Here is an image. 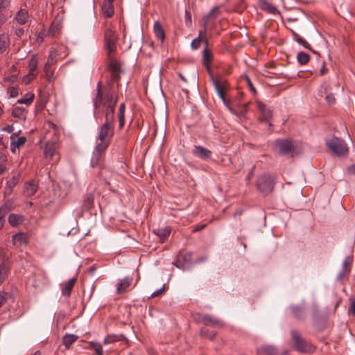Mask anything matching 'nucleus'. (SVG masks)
Instances as JSON below:
<instances>
[{
	"instance_id": "24",
	"label": "nucleus",
	"mask_w": 355,
	"mask_h": 355,
	"mask_svg": "<svg viewBox=\"0 0 355 355\" xmlns=\"http://www.w3.org/2000/svg\"><path fill=\"white\" fill-rule=\"evenodd\" d=\"M277 350L272 345H265L257 349L258 355H276Z\"/></svg>"
},
{
	"instance_id": "10",
	"label": "nucleus",
	"mask_w": 355,
	"mask_h": 355,
	"mask_svg": "<svg viewBox=\"0 0 355 355\" xmlns=\"http://www.w3.org/2000/svg\"><path fill=\"white\" fill-rule=\"evenodd\" d=\"M192 154L202 160H207L211 157L212 153L202 146H194Z\"/></svg>"
},
{
	"instance_id": "47",
	"label": "nucleus",
	"mask_w": 355,
	"mask_h": 355,
	"mask_svg": "<svg viewBox=\"0 0 355 355\" xmlns=\"http://www.w3.org/2000/svg\"><path fill=\"white\" fill-rule=\"evenodd\" d=\"M45 37H48L45 31L40 32L37 35V42L38 44H41L44 41Z\"/></svg>"
},
{
	"instance_id": "36",
	"label": "nucleus",
	"mask_w": 355,
	"mask_h": 355,
	"mask_svg": "<svg viewBox=\"0 0 355 355\" xmlns=\"http://www.w3.org/2000/svg\"><path fill=\"white\" fill-rule=\"evenodd\" d=\"M49 59H50V58H49L48 62L44 64V71L45 72V76H46L47 80L49 82H51L53 80V73L50 69L51 64L49 62Z\"/></svg>"
},
{
	"instance_id": "16",
	"label": "nucleus",
	"mask_w": 355,
	"mask_h": 355,
	"mask_svg": "<svg viewBox=\"0 0 355 355\" xmlns=\"http://www.w3.org/2000/svg\"><path fill=\"white\" fill-rule=\"evenodd\" d=\"M37 190V184L35 181L32 180L24 184V193L26 196H32L35 194Z\"/></svg>"
},
{
	"instance_id": "33",
	"label": "nucleus",
	"mask_w": 355,
	"mask_h": 355,
	"mask_svg": "<svg viewBox=\"0 0 355 355\" xmlns=\"http://www.w3.org/2000/svg\"><path fill=\"white\" fill-rule=\"evenodd\" d=\"M26 141V138L24 137H18L16 141H12L10 144V149L15 153L16 149L23 146Z\"/></svg>"
},
{
	"instance_id": "28",
	"label": "nucleus",
	"mask_w": 355,
	"mask_h": 355,
	"mask_svg": "<svg viewBox=\"0 0 355 355\" xmlns=\"http://www.w3.org/2000/svg\"><path fill=\"white\" fill-rule=\"evenodd\" d=\"M60 31V24L58 21H53L49 31L46 32V35L49 37H55Z\"/></svg>"
},
{
	"instance_id": "51",
	"label": "nucleus",
	"mask_w": 355,
	"mask_h": 355,
	"mask_svg": "<svg viewBox=\"0 0 355 355\" xmlns=\"http://www.w3.org/2000/svg\"><path fill=\"white\" fill-rule=\"evenodd\" d=\"M8 91H9V93H10V96L12 98L16 97L17 96V94H18L17 89L14 87H9Z\"/></svg>"
},
{
	"instance_id": "38",
	"label": "nucleus",
	"mask_w": 355,
	"mask_h": 355,
	"mask_svg": "<svg viewBox=\"0 0 355 355\" xmlns=\"http://www.w3.org/2000/svg\"><path fill=\"white\" fill-rule=\"evenodd\" d=\"M123 337V336L122 335H109L106 338H105L103 343L105 345L110 344L117 340H121Z\"/></svg>"
},
{
	"instance_id": "30",
	"label": "nucleus",
	"mask_w": 355,
	"mask_h": 355,
	"mask_svg": "<svg viewBox=\"0 0 355 355\" xmlns=\"http://www.w3.org/2000/svg\"><path fill=\"white\" fill-rule=\"evenodd\" d=\"M77 339L78 336L75 334H66L62 338V343L68 349Z\"/></svg>"
},
{
	"instance_id": "43",
	"label": "nucleus",
	"mask_w": 355,
	"mask_h": 355,
	"mask_svg": "<svg viewBox=\"0 0 355 355\" xmlns=\"http://www.w3.org/2000/svg\"><path fill=\"white\" fill-rule=\"evenodd\" d=\"M36 75V72L29 71L28 74L23 78V83L26 85L28 84L33 80Z\"/></svg>"
},
{
	"instance_id": "37",
	"label": "nucleus",
	"mask_w": 355,
	"mask_h": 355,
	"mask_svg": "<svg viewBox=\"0 0 355 355\" xmlns=\"http://www.w3.org/2000/svg\"><path fill=\"white\" fill-rule=\"evenodd\" d=\"M38 64V59L36 55H33L31 60L28 62L29 71L36 72L37 67Z\"/></svg>"
},
{
	"instance_id": "15",
	"label": "nucleus",
	"mask_w": 355,
	"mask_h": 355,
	"mask_svg": "<svg viewBox=\"0 0 355 355\" xmlns=\"http://www.w3.org/2000/svg\"><path fill=\"white\" fill-rule=\"evenodd\" d=\"M171 228L168 226L158 228L153 230L154 234L157 236L161 242H164L169 236Z\"/></svg>"
},
{
	"instance_id": "13",
	"label": "nucleus",
	"mask_w": 355,
	"mask_h": 355,
	"mask_svg": "<svg viewBox=\"0 0 355 355\" xmlns=\"http://www.w3.org/2000/svg\"><path fill=\"white\" fill-rule=\"evenodd\" d=\"M12 243L17 246H23L27 245L28 236L26 233L19 232L15 234L12 238Z\"/></svg>"
},
{
	"instance_id": "56",
	"label": "nucleus",
	"mask_w": 355,
	"mask_h": 355,
	"mask_svg": "<svg viewBox=\"0 0 355 355\" xmlns=\"http://www.w3.org/2000/svg\"><path fill=\"white\" fill-rule=\"evenodd\" d=\"M347 172L349 174L355 175V163L347 168Z\"/></svg>"
},
{
	"instance_id": "23",
	"label": "nucleus",
	"mask_w": 355,
	"mask_h": 355,
	"mask_svg": "<svg viewBox=\"0 0 355 355\" xmlns=\"http://www.w3.org/2000/svg\"><path fill=\"white\" fill-rule=\"evenodd\" d=\"M57 144L55 142H47L44 148V156L46 158L52 159L55 155Z\"/></svg>"
},
{
	"instance_id": "26",
	"label": "nucleus",
	"mask_w": 355,
	"mask_h": 355,
	"mask_svg": "<svg viewBox=\"0 0 355 355\" xmlns=\"http://www.w3.org/2000/svg\"><path fill=\"white\" fill-rule=\"evenodd\" d=\"M19 176H12L6 183L5 193L10 194L12 192L13 188L19 183Z\"/></svg>"
},
{
	"instance_id": "19",
	"label": "nucleus",
	"mask_w": 355,
	"mask_h": 355,
	"mask_svg": "<svg viewBox=\"0 0 355 355\" xmlns=\"http://www.w3.org/2000/svg\"><path fill=\"white\" fill-rule=\"evenodd\" d=\"M131 279L129 277H125L120 279L116 285V292L118 294L125 293L131 284Z\"/></svg>"
},
{
	"instance_id": "12",
	"label": "nucleus",
	"mask_w": 355,
	"mask_h": 355,
	"mask_svg": "<svg viewBox=\"0 0 355 355\" xmlns=\"http://www.w3.org/2000/svg\"><path fill=\"white\" fill-rule=\"evenodd\" d=\"M202 321L207 326L217 328H221L223 327V322L221 320L209 315H203Z\"/></svg>"
},
{
	"instance_id": "17",
	"label": "nucleus",
	"mask_w": 355,
	"mask_h": 355,
	"mask_svg": "<svg viewBox=\"0 0 355 355\" xmlns=\"http://www.w3.org/2000/svg\"><path fill=\"white\" fill-rule=\"evenodd\" d=\"M10 44V37L5 33L0 34V56L8 51Z\"/></svg>"
},
{
	"instance_id": "63",
	"label": "nucleus",
	"mask_w": 355,
	"mask_h": 355,
	"mask_svg": "<svg viewBox=\"0 0 355 355\" xmlns=\"http://www.w3.org/2000/svg\"><path fill=\"white\" fill-rule=\"evenodd\" d=\"M6 21V19L4 17H2L0 19V29L1 28L2 26L4 24Z\"/></svg>"
},
{
	"instance_id": "34",
	"label": "nucleus",
	"mask_w": 355,
	"mask_h": 355,
	"mask_svg": "<svg viewBox=\"0 0 355 355\" xmlns=\"http://www.w3.org/2000/svg\"><path fill=\"white\" fill-rule=\"evenodd\" d=\"M35 98V95L33 93H27L26 95L17 100V103L20 104L30 105Z\"/></svg>"
},
{
	"instance_id": "2",
	"label": "nucleus",
	"mask_w": 355,
	"mask_h": 355,
	"mask_svg": "<svg viewBox=\"0 0 355 355\" xmlns=\"http://www.w3.org/2000/svg\"><path fill=\"white\" fill-rule=\"evenodd\" d=\"M114 116H105V122L99 128L96 143L109 146L110 139L114 135Z\"/></svg>"
},
{
	"instance_id": "4",
	"label": "nucleus",
	"mask_w": 355,
	"mask_h": 355,
	"mask_svg": "<svg viewBox=\"0 0 355 355\" xmlns=\"http://www.w3.org/2000/svg\"><path fill=\"white\" fill-rule=\"evenodd\" d=\"M104 40L107 54L111 56L116 52V45L119 40V35L112 23L105 24Z\"/></svg>"
},
{
	"instance_id": "31",
	"label": "nucleus",
	"mask_w": 355,
	"mask_h": 355,
	"mask_svg": "<svg viewBox=\"0 0 355 355\" xmlns=\"http://www.w3.org/2000/svg\"><path fill=\"white\" fill-rule=\"evenodd\" d=\"M213 85L217 92L218 96L225 102L224 87L223 85L217 80L212 78Z\"/></svg>"
},
{
	"instance_id": "54",
	"label": "nucleus",
	"mask_w": 355,
	"mask_h": 355,
	"mask_svg": "<svg viewBox=\"0 0 355 355\" xmlns=\"http://www.w3.org/2000/svg\"><path fill=\"white\" fill-rule=\"evenodd\" d=\"M246 81H247V83H248V85L250 88V89L253 92V93H256V90H255V88L254 87L250 79L247 77L246 78Z\"/></svg>"
},
{
	"instance_id": "58",
	"label": "nucleus",
	"mask_w": 355,
	"mask_h": 355,
	"mask_svg": "<svg viewBox=\"0 0 355 355\" xmlns=\"http://www.w3.org/2000/svg\"><path fill=\"white\" fill-rule=\"evenodd\" d=\"M349 311L352 312L354 315H355V300L352 302Z\"/></svg>"
},
{
	"instance_id": "9",
	"label": "nucleus",
	"mask_w": 355,
	"mask_h": 355,
	"mask_svg": "<svg viewBox=\"0 0 355 355\" xmlns=\"http://www.w3.org/2000/svg\"><path fill=\"white\" fill-rule=\"evenodd\" d=\"M275 145L279 148V153L282 155H288L293 150V145L288 139H277Z\"/></svg>"
},
{
	"instance_id": "8",
	"label": "nucleus",
	"mask_w": 355,
	"mask_h": 355,
	"mask_svg": "<svg viewBox=\"0 0 355 355\" xmlns=\"http://www.w3.org/2000/svg\"><path fill=\"white\" fill-rule=\"evenodd\" d=\"M107 148V146L96 143L95 148L92 153V156L90 162V165L92 168H94L98 165V162Z\"/></svg>"
},
{
	"instance_id": "49",
	"label": "nucleus",
	"mask_w": 355,
	"mask_h": 355,
	"mask_svg": "<svg viewBox=\"0 0 355 355\" xmlns=\"http://www.w3.org/2000/svg\"><path fill=\"white\" fill-rule=\"evenodd\" d=\"M120 72H121V70L117 71L111 72V78L113 81H116V82L119 81V80L120 78Z\"/></svg>"
},
{
	"instance_id": "52",
	"label": "nucleus",
	"mask_w": 355,
	"mask_h": 355,
	"mask_svg": "<svg viewBox=\"0 0 355 355\" xmlns=\"http://www.w3.org/2000/svg\"><path fill=\"white\" fill-rule=\"evenodd\" d=\"M326 100H327V103L330 105H331L336 102V99H335L334 95L331 94L327 95Z\"/></svg>"
},
{
	"instance_id": "18",
	"label": "nucleus",
	"mask_w": 355,
	"mask_h": 355,
	"mask_svg": "<svg viewBox=\"0 0 355 355\" xmlns=\"http://www.w3.org/2000/svg\"><path fill=\"white\" fill-rule=\"evenodd\" d=\"M260 8L262 10L270 14L275 15L279 12L275 6L268 2L267 0H261L259 2Z\"/></svg>"
},
{
	"instance_id": "29",
	"label": "nucleus",
	"mask_w": 355,
	"mask_h": 355,
	"mask_svg": "<svg viewBox=\"0 0 355 355\" xmlns=\"http://www.w3.org/2000/svg\"><path fill=\"white\" fill-rule=\"evenodd\" d=\"M153 31L155 36L161 41H163L165 39L164 31L158 21L155 22L153 26Z\"/></svg>"
},
{
	"instance_id": "41",
	"label": "nucleus",
	"mask_w": 355,
	"mask_h": 355,
	"mask_svg": "<svg viewBox=\"0 0 355 355\" xmlns=\"http://www.w3.org/2000/svg\"><path fill=\"white\" fill-rule=\"evenodd\" d=\"M202 32L200 31L198 37L195 38L191 43V47L193 50H196L199 48L202 40L201 39Z\"/></svg>"
},
{
	"instance_id": "7",
	"label": "nucleus",
	"mask_w": 355,
	"mask_h": 355,
	"mask_svg": "<svg viewBox=\"0 0 355 355\" xmlns=\"http://www.w3.org/2000/svg\"><path fill=\"white\" fill-rule=\"evenodd\" d=\"M256 104L257 108L260 112V121L268 123L270 126L272 125L270 121L272 117V110L260 101H257Z\"/></svg>"
},
{
	"instance_id": "60",
	"label": "nucleus",
	"mask_w": 355,
	"mask_h": 355,
	"mask_svg": "<svg viewBox=\"0 0 355 355\" xmlns=\"http://www.w3.org/2000/svg\"><path fill=\"white\" fill-rule=\"evenodd\" d=\"M292 35L293 36V38L295 41L297 40V38H300V36L295 31H292Z\"/></svg>"
},
{
	"instance_id": "48",
	"label": "nucleus",
	"mask_w": 355,
	"mask_h": 355,
	"mask_svg": "<svg viewBox=\"0 0 355 355\" xmlns=\"http://www.w3.org/2000/svg\"><path fill=\"white\" fill-rule=\"evenodd\" d=\"M344 271H347L349 272V258H346L343 262V269Z\"/></svg>"
},
{
	"instance_id": "11",
	"label": "nucleus",
	"mask_w": 355,
	"mask_h": 355,
	"mask_svg": "<svg viewBox=\"0 0 355 355\" xmlns=\"http://www.w3.org/2000/svg\"><path fill=\"white\" fill-rule=\"evenodd\" d=\"M114 0H104L101 6V12L105 18L111 17L114 12Z\"/></svg>"
},
{
	"instance_id": "45",
	"label": "nucleus",
	"mask_w": 355,
	"mask_h": 355,
	"mask_svg": "<svg viewBox=\"0 0 355 355\" xmlns=\"http://www.w3.org/2000/svg\"><path fill=\"white\" fill-rule=\"evenodd\" d=\"M200 334H201L202 336H203L205 338H207L210 340H213L216 336L215 332L209 333L208 331L206 329H202Z\"/></svg>"
},
{
	"instance_id": "55",
	"label": "nucleus",
	"mask_w": 355,
	"mask_h": 355,
	"mask_svg": "<svg viewBox=\"0 0 355 355\" xmlns=\"http://www.w3.org/2000/svg\"><path fill=\"white\" fill-rule=\"evenodd\" d=\"M349 274V272H347V271H344L343 270H342L339 274H338V279L341 280L343 279L345 277H346L347 275Z\"/></svg>"
},
{
	"instance_id": "1",
	"label": "nucleus",
	"mask_w": 355,
	"mask_h": 355,
	"mask_svg": "<svg viewBox=\"0 0 355 355\" xmlns=\"http://www.w3.org/2000/svg\"><path fill=\"white\" fill-rule=\"evenodd\" d=\"M118 101L117 95L112 92L111 87L103 88L102 82L98 83L96 94L93 98L95 110L103 113L105 116H114L115 107Z\"/></svg>"
},
{
	"instance_id": "25",
	"label": "nucleus",
	"mask_w": 355,
	"mask_h": 355,
	"mask_svg": "<svg viewBox=\"0 0 355 355\" xmlns=\"http://www.w3.org/2000/svg\"><path fill=\"white\" fill-rule=\"evenodd\" d=\"M12 115L20 120V121H24L26 118L27 115V111L25 108L21 107H15L13 108L12 111Z\"/></svg>"
},
{
	"instance_id": "44",
	"label": "nucleus",
	"mask_w": 355,
	"mask_h": 355,
	"mask_svg": "<svg viewBox=\"0 0 355 355\" xmlns=\"http://www.w3.org/2000/svg\"><path fill=\"white\" fill-rule=\"evenodd\" d=\"M10 209L6 204H4L0 207V219L1 220H5L4 218L9 212Z\"/></svg>"
},
{
	"instance_id": "35",
	"label": "nucleus",
	"mask_w": 355,
	"mask_h": 355,
	"mask_svg": "<svg viewBox=\"0 0 355 355\" xmlns=\"http://www.w3.org/2000/svg\"><path fill=\"white\" fill-rule=\"evenodd\" d=\"M297 60L300 64H306L309 62L310 57L308 53L301 51L297 53Z\"/></svg>"
},
{
	"instance_id": "21",
	"label": "nucleus",
	"mask_w": 355,
	"mask_h": 355,
	"mask_svg": "<svg viewBox=\"0 0 355 355\" xmlns=\"http://www.w3.org/2000/svg\"><path fill=\"white\" fill-rule=\"evenodd\" d=\"M24 218L21 214H11L8 218V223L12 227H17L23 223Z\"/></svg>"
},
{
	"instance_id": "46",
	"label": "nucleus",
	"mask_w": 355,
	"mask_h": 355,
	"mask_svg": "<svg viewBox=\"0 0 355 355\" xmlns=\"http://www.w3.org/2000/svg\"><path fill=\"white\" fill-rule=\"evenodd\" d=\"M10 296V294L8 293H0V307L5 304Z\"/></svg>"
},
{
	"instance_id": "22",
	"label": "nucleus",
	"mask_w": 355,
	"mask_h": 355,
	"mask_svg": "<svg viewBox=\"0 0 355 355\" xmlns=\"http://www.w3.org/2000/svg\"><path fill=\"white\" fill-rule=\"evenodd\" d=\"M125 103H122L119 105L118 113H117V119L119 122V129L121 130L123 128L125 125Z\"/></svg>"
},
{
	"instance_id": "20",
	"label": "nucleus",
	"mask_w": 355,
	"mask_h": 355,
	"mask_svg": "<svg viewBox=\"0 0 355 355\" xmlns=\"http://www.w3.org/2000/svg\"><path fill=\"white\" fill-rule=\"evenodd\" d=\"M94 196L92 193H87L83 199L82 209L83 211H89L94 206Z\"/></svg>"
},
{
	"instance_id": "64",
	"label": "nucleus",
	"mask_w": 355,
	"mask_h": 355,
	"mask_svg": "<svg viewBox=\"0 0 355 355\" xmlns=\"http://www.w3.org/2000/svg\"><path fill=\"white\" fill-rule=\"evenodd\" d=\"M6 171V167L3 165H0V174H2Z\"/></svg>"
},
{
	"instance_id": "27",
	"label": "nucleus",
	"mask_w": 355,
	"mask_h": 355,
	"mask_svg": "<svg viewBox=\"0 0 355 355\" xmlns=\"http://www.w3.org/2000/svg\"><path fill=\"white\" fill-rule=\"evenodd\" d=\"M76 281V278H71L63 285V288L62 290V294L64 296L69 297L70 295L71 290L75 284Z\"/></svg>"
},
{
	"instance_id": "42",
	"label": "nucleus",
	"mask_w": 355,
	"mask_h": 355,
	"mask_svg": "<svg viewBox=\"0 0 355 355\" xmlns=\"http://www.w3.org/2000/svg\"><path fill=\"white\" fill-rule=\"evenodd\" d=\"M8 268L6 263H2L0 265V285L4 281L7 276Z\"/></svg>"
},
{
	"instance_id": "39",
	"label": "nucleus",
	"mask_w": 355,
	"mask_h": 355,
	"mask_svg": "<svg viewBox=\"0 0 355 355\" xmlns=\"http://www.w3.org/2000/svg\"><path fill=\"white\" fill-rule=\"evenodd\" d=\"M202 57H203L204 64L206 66H208L211 62L212 54L207 48H205L203 51Z\"/></svg>"
},
{
	"instance_id": "50",
	"label": "nucleus",
	"mask_w": 355,
	"mask_h": 355,
	"mask_svg": "<svg viewBox=\"0 0 355 355\" xmlns=\"http://www.w3.org/2000/svg\"><path fill=\"white\" fill-rule=\"evenodd\" d=\"M296 42L300 45L303 46L306 49H310V45L309 44V43L301 37L300 38H297V40Z\"/></svg>"
},
{
	"instance_id": "14",
	"label": "nucleus",
	"mask_w": 355,
	"mask_h": 355,
	"mask_svg": "<svg viewBox=\"0 0 355 355\" xmlns=\"http://www.w3.org/2000/svg\"><path fill=\"white\" fill-rule=\"evenodd\" d=\"M28 14L26 10L20 9L16 14L13 21L17 25L25 24L28 19Z\"/></svg>"
},
{
	"instance_id": "3",
	"label": "nucleus",
	"mask_w": 355,
	"mask_h": 355,
	"mask_svg": "<svg viewBox=\"0 0 355 355\" xmlns=\"http://www.w3.org/2000/svg\"><path fill=\"white\" fill-rule=\"evenodd\" d=\"M292 347L297 352L302 354H311L315 350V347L309 340L304 338L297 330L291 331Z\"/></svg>"
},
{
	"instance_id": "62",
	"label": "nucleus",
	"mask_w": 355,
	"mask_h": 355,
	"mask_svg": "<svg viewBox=\"0 0 355 355\" xmlns=\"http://www.w3.org/2000/svg\"><path fill=\"white\" fill-rule=\"evenodd\" d=\"M326 71H327V69H326L324 65L323 64V66L320 70V75H322V76L324 75L326 73Z\"/></svg>"
},
{
	"instance_id": "61",
	"label": "nucleus",
	"mask_w": 355,
	"mask_h": 355,
	"mask_svg": "<svg viewBox=\"0 0 355 355\" xmlns=\"http://www.w3.org/2000/svg\"><path fill=\"white\" fill-rule=\"evenodd\" d=\"M3 130L8 132H12L13 130V127L8 125V126L4 128Z\"/></svg>"
},
{
	"instance_id": "40",
	"label": "nucleus",
	"mask_w": 355,
	"mask_h": 355,
	"mask_svg": "<svg viewBox=\"0 0 355 355\" xmlns=\"http://www.w3.org/2000/svg\"><path fill=\"white\" fill-rule=\"evenodd\" d=\"M90 348L94 349L98 355H103V347L102 345L96 342H90Z\"/></svg>"
},
{
	"instance_id": "53",
	"label": "nucleus",
	"mask_w": 355,
	"mask_h": 355,
	"mask_svg": "<svg viewBox=\"0 0 355 355\" xmlns=\"http://www.w3.org/2000/svg\"><path fill=\"white\" fill-rule=\"evenodd\" d=\"M165 288V286L164 285L161 288L154 291L152 294H151V297H157L159 295L162 294L164 291Z\"/></svg>"
},
{
	"instance_id": "59",
	"label": "nucleus",
	"mask_w": 355,
	"mask_h": 355,
	"mask_svg": "<svg viewBox=\"0 0 355 355\" xmlns=\"http://www.w3.org/2000/svg\"><path fill=\"white\" fill-rule=\"evenodd\" d=\"M205 226L206 225L205 224L198 225L193 228V232H195L200 231V230H202Z\"/></svg>"
},
{
	"instance_id": "32",
	"label": "nucleus",
	"mask_w": 355,
	"mask_h": 355,
	"mask_svg": "<svg viewBox=\"0 0 355 355\" xmlns=\"http://www.w3.org/2000/svg\"><path fill=\"white\" fill-rule=\"evenodd\" d=\"M110 63L108 69L111 72L117 71L120 70V66L119 62L114 59V54H112L111 56L107 55Z\"/></svg>"
},
{
	"instance_id": "6",
	"label": "nucleus",
	"mask_w": 355,
	"mask_h": 355,
	"mask_svg": "<svg viewBox=\"0 0 355 355\" xmlns=\"http://www.w3.org/2000/svg\"><path fill=\"white\" fill-rule=\"evenodd\" d=\"M327 146L337 156L346 155L349 151L345 142L338 137H333L327 141Z\"/></svg>"
},
{
	"instance_id": "57",
	"label": "nucleus",
	"mask_w": 355,
	"mask_h": 355,
	"mask_svg": "<svg viewBox=\"0 0 355 355\" xmlns=\"http://www.w3.org/2000/svg\"><path fill=\"white\" fill-rule=\"evenodd\" d=\"M24 30L23 28H17L16 31H15V34L16 35H17L18 37H21L24 35Z\"/></svg>"
},
{
	"instance_id": "5",
	"label": "nucleus",
	"mask_w": 355,
	"mask_h": 355,
	"mask_svg": "<svg viewBox=\"0 0 355 355\" xmlns=\"http://www.w3.org/2000/svg\"><path fill=\"white\" fill-rule=\"evenodd\" d=\"M275 179L270 174H262L258 177L256 182L257 189L263 195H268L271 193L274 189Z\"/></svg>"
}]
</instances>
